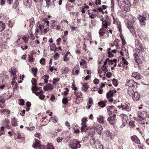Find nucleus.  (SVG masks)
I'll list each match as a JSON object with an SVG mask.
<instances>
[{"mask_svg": "<svg viewBox=\"0 0 149 149\" xmlns=\"http://www.w3.org/2000/svg\"><path fill=\"white\" fill-rule=\"evenodd\" d=\"M87 132L86 133L90 137H93L95 135V133L93 127L92 128H89Z\"/></svg>", "mask_w": 149, "mask_h": 149, "instance_id": "8", "label": "nucleus"}, {"mask_svg": "<svg viewBox=\"0 0 149 149\" xmlns=\"http://www.w3.org/2000/svg\"><path fill=\"white\" fill-rule=\"evenodd\" d=\"M56 117H51V120H52L53 122L55 123L57 122V120Z\"/></svg>", "mask_w": 149, "mask_h": 149, "instance_id": "49", "label": "nucleus"}, {"mask_svg": "<svg viewBox=\"0 0 149 149\" xmlns=\"http://www.w3.org/2000/svg\"><path fill=\"white\" fill-rule=\"evenodd\" d=\"M102 27L100 29V31H105L106 30L108 27V24L106 20L102 21Z\"/></svg>", "mask_w": 149, "mask_h": 149, "instance_id": "11", "label": "nucleus"}, {"mask_svg": "<svg viewBox=\"0 0 149 149\" xmlns=\"http://www.w3.org/2000/svg\"><path fill=\"white\" fill-rule=\"evenodd\" d=\"M134 60H135L136 62L138 63V60L139 58L138 56L135 54H134Z\"/></svg>", "mask_w": 149, "mask_h": 149, "instance_id": "61", "label": "nucleus"}, {"mask_svg": "<svg viewBox=\"0 0 149 149\" xmlns=\"http://www.w3.org/2000/svg\"><path fill=\"white\" fill-rule=\"evenodd\" d=\"M128 17L129 21V22H127L126 24L130 32L132 33L133 36L136 37L137 36V34L134 29V26L136 25H137L135 22L137 20L136 18L131 15H129Z\"/></svg>", "mask_w": 149, "mask_h": 149, "instance_id": "1", "label": "nucleus"}, {"mask_svg": "<svg viewBox=\"0 0 149 149\" xmlns=\"http://www.w3.org/2000/svg\"><path fill=\"white\" fill-rule=\"evenodd\" d=\"M81 84L82 86V91H83L86 92L88 88V84H83L81 83Z\"/></svg>", "mask_w": 149, "mask_h": 149, "instance_id": "23", "label": "nucleus"}, {"mask_svg": "<svg viewBox=\"0 0 149 149\" xmlns=\"http://www.w3.org/2000/svg\"><path fill=\"white\" fill-rule=\"evenodd\" d=\"M118 107L120 109L121 108L123 110L129 112L131 110V108L127 104L125 103L121 104L120 106H118Z\"/></svg>", "mask_w": 149, "mask_h": 149, "instance_id": "5", "label": "nucleus"}, {"mask_svg": "<svg viewBox=\"0 0 149 149\" xmlns=\"http://www.w3.org/2000/svg\"><path fill=\"white\" fill-rule=\"evenodd\" d=\"M38 96L41 100H43L45 97V95L43 94H40Z\"/></svg>", "mask_w": 149, "mask_h": 149, "instance_id": "60", "label": "nucleus"}, {"mask_svg": "<svg viewBox=\"0 0 149 149\" xmlns=\"http://www.w3.org/2000/svg\"><path fill=\"white\" fill-rule=\"evenodd\" d=\"M16 119L15 118H14L11 120L12 125L13 126H16L17 125Z\"/></svg>", "mask_w": 149, "mask_h": 149, "instance_id": "26", "label": "nucleus"}, {"mask_svg": "<svg viewBox=\"0 0 149 149\" xmlns=\"http://www.w3.org/2000/svg\"><path fill=\"white\" fill-rule=\"evenodd\" d=\"M139 19L141 22L143 23V25H145V23L144 22L145 20H146V19L145 18V14H143V16H140L139 18Z\"/></svg>", "mask_w": 149, "mask_h": 149, "instance_id": "22", "label": "nucleus"}, {"mask_svg": "<svg viewBox=\"0 0 149 149\" xmlns=\"http://www.w3.org/2000/svg\"><path fill=\"white\" fill-rule=\"evenodd\" d=\"M114 56V55L112 54L111 52H110L109 51L108 52V57L109 58H112Z\"/></svg>", "mask_w": 149, "mask_h": 149, "instance_id": "57", "label": "nucleus"}, {"mask_svg": "<svg viewBox=\"0 0 149 149\" xmlns=\"http://www.w3.org/2000/svg\"><path fill=\"white\" fill-rule=\"evenodd\" d=\"M16 139H18V141L19 142H22L25 140V138L24 135L22 134H19L18 133V135L16 138Z\"/></svg>", "mask_w": 149, "mask_h": 149, "instance_id": "16", "label": "nucleus"}, {"mask_svg": "<svg viewBox=\"0 0 149 149\" xmlns=\"http://www.w3.org/2000/svg\"><path fill=\"white\" fill-rule=\"evenodd\" d=\"M82 126L81 127V131L82 132H87L88 130L89 127L86 125V124H84L83 123V125H81Z\"/></svg>", "mask_w": 149, "mask_h": 149, "instance_id": "13", "label": "nucleus"}, {"mask_svg": "<svg viewBox=\"0 0 149 149\" xmlns=\"http://www.w3.org/2000/svg\"><path fill=\"white\" fill-rule=\"evenodd\" d=\"M33 88V90L34 91H36L37 92V91L38 90H40L41 88V87H40L38 88V87L36 86H32L31 89Z\"/></svg>", "mask_w": 149, "mask_h": 149, "instance_id": "37", "label": "nucleus"}, {"mask_svg": "<svg viewBox=\"0 0 149 149\" xmlns=\"http://www.w3.org/2000/svg\"><path fill=\"white\" fill-rule=\"evenodd\" d=\"M68 102V99L66 97H64L62 100V102L64 104H67Z\"/></svg>", "mask_w": 149, "mask_h": 149, "instance_id": "43", "label": "nucleus"}, {"mask_svg": "<svg viewBox=\"0 0 149 149\" xmlns=\"http://www.w3.org/2000/svg\"><path fill=\"white\" fill-rule=\"evenodd\" d=\"M140 98L139 94L136 91H135L133 94L132 98L135 101H136L139 100Z\"/></svg>", "mask_w": 149, "mask_h": 149, "instance_id": "10", "label": "nucleus"}, {"mask_svg": "<svg viewBox=\"0 0 149 149\" xmlns=\"http://www.w3.org/2000/svg\"><path fill=\"white\" fill-rule=\"evenodd\" d=\"M5 28V24L2 21L0 22V32H2Z\"/></svg>", "mask_w": 149, "mask_h": 149, "instance_id": "24", "label": "nucleus"}, {"mask_svg": "<svg viewBox=\"0 0 149 149\" xmlns=\"http://www.w3.org/2000/svg\"><path fill=\"white\" fill-rule=\"evenodd\" d=\"M1 111L5 114L9 116L10 114V111L7 109H3L1 110Z\"/></svg>", "mask_w": 149, "mask_h": 149, "instance_id": "28", "label": "nucleus"}, {"mask_svg": "<svg viewBox=\"0 0 149 149\" xmlns=\"http://www.w3.org/2000/svg\"><path fill=\"white\" fill-rule=\"evenodd\" d=\"M88 139V136H85L83 137L82 139V141L83 142L86 141Z\"/></svg>", "mask_w": 149, "mask_h": 149, "instance_id": "55", "label": "nucleus"}, {"mask_svg": "<svg viewBox=\"0 0 149 149\" xmlns=\"http://www.w3.org/2000/svg\"><path fill=\"white\" fill-rule=\"evenodd\" d=\"M31 70L33 74H37L38 70L37 68H31Z\"/></svg>", "mask_w": 149, "mask_h": 149, "instance_id": "48", "label": "nucleus"}, {"mask_svg": "<svg viewBox=\"0 0 149 149\" xmlns=\"http://www.w3.org/2000/svg\"><path fill=\"white\" fill-rule=\"evenodd\" d=\"M3 36L4 38H6V39H8L10 37L9 33H8L7 32L4 34Z\"/></svg>", "mask_w": 149, "mask_h": 149, "instance_id": "50", "label": "nucleus"}, {"mask_svg": "<svg viewBox=\"0 0 149 149\" xmlns=\"http://www.w3.org/2000/svg\"><path fill=\"white\" fill-rule=\"evenodd\" d=\"M47 86L49 90H52L53 88V86L51 84H48Z\"/></svg>", "mask_w": 149, "mask_h": 149, "instance_id": "47", "label": "nucleus"}, {"mask_svg": "<svg viewBox=\"0 0 149 149\" xmlns=\"http://www.w3.org/2000/svg\"><path fill=\"white\" fill-rule=\"evenodd\" d=\"M16 69L14 67H12L11 68L10 72L14 76L16 75Z\"/></svg>", "mask_w": 149, "mask_h": 149, "instance_id": "32", "label": "nucleus"}, {"mask_svg": "<svg viewBox=\"0 0 149 149\" xmlns=\"http://www.w3.org/2000/svg\"><path fill=\"white\" fill-rule=\"evenodd\" d=\"M113 92L111 90H109L107 92L106 94V97L109 100V102H112L113 101L112 97L113 96Z\"/></svg>", "mask_w": 149, "mask_h": 149, "instance_id": "6", "label": "nucleus"}, {"mask_svg": "<svg viewBox=\"0 0 149 149\" xmlns=\"http://www.w3.org/2000/svg\"><path fill=\"white\" fill-rule=\"evenodd\" d=\"M111 11H114V1L113 0H111Z\"/></svg>", "mask_w": 149, "mask_h": 149, "instance_id": "39", "label": "nucleus"}, {"mask_svg": "<svg viewBox=\"0 0 149 149\" xmlns=\"http://www.w3.org/2000/svg\"><path fill=\"white\" fill-rule=\"evenodd\" d=\"M33 88L32 89V91L33 93H34L37 96H38L40 94H42L43 91L42 90H40L39 92H37L36 91H34L33 90Z\"/></svg>", "mask_w": 149, "mask_h": 149, "instance_id": "33", "label": "nucleus"}, {"mask_svg": "<svg viewBox=\"0 0 149 149\" xmlns=\"http://www.w3.org/2000/svg\"><path fill=\"white\" fill-rule=\"evenodd\" d=\"M80 143V142L78 140L75 139H73L70 141L69 146L72 149H77L81 147Z\"/></svg>", "mask_w": 149, "mask_h": 149, "instance_id": "3", "label": "nucleus"}, {"mask_svg": "<svg viewBox=\"0 0 149 149\" xmlns=\"http://www.w3.org/2000/svg\"><path fill=\"white\" fill-rule=\"evenodd\" d=\"M116 114H114L113 116H110L107 118V120L111 124L113 125L116 123Z\"/></svg>", "mask_w": 149, "mask_h": 149, "instance_id": "7", "label": "nucleus"}, {"mask_svg": "<svg viewBox=\"0 0 149 149\" xmlns=\"http://www.w3.org/2000/svg\"><path fill=\"white\" fill-rule=\"evenodd\" d=\"M24 4L26 5H30L31 3V0H23Z\"/></svg>", "mask_w": 149, "mask_h": 149, "instance_id": "35", "label": "nucleus"}, {"mask_svg": "<svg viewBox=\"0 0 149 149\" xmlns=\"http://www.w3.org/2000/svg\"><path fill=\"white\" fill-rule=\"evenodd\" d=\"M118 40V39H116L114 41V42H113V43L112 44H111V47H113V46L114 45H116V46L117 47V48H118V47L119 45H118V42H117V43L116 44H115V41H116V42H117V41Z\"/></svg>", "mask_w": 149, "mask_h": 149, "instance_id": "42", "label": "nucleus"}, {"mask_svg": "<svg viewBox=\"0 0 149 149\" xmlns=\"http://www.w3.org/2000/svg\"><path fill=\"white\" fill-rule=\"evenodd\" d=\"M135 44L136 47L138 50L143 52V51L144 49L142 48V45L139 40H136Z\"/></svg>", "mask_w": 149, "mask_h": 149, "instance_id": "9", "label": "nucleus"}, {"mask_svg": "<svg viewBox=\"0 0 149 149\" xmlns=\"http://www.w3.org/2000/svg\"><path fill=\"white\" fill-rule=\"evenodd\" d=\"M91 137V141H92L91 142L93 143V144L95 145V143H96L95 137H94V136Z\"/></svg>", "mask_w": 149, "mask_h": 149, "instance_id": "53", "label": "nucleus"}, {"mask_svg": "<svg viewBox=\"0 0 149 149\" xmlns=\"http://www.w3.org/2000/svg\"><path fill=\"white\" fill-rule=\"evenodd\" d=\"M18 2L17 0H16L15 2L14 3V4L13 5V8H16L17 7L18 5Z\"/></svg>", "mask_w": 149, "mask_h": 149, "instance_id": "52", "label": "nucleus"}, {"mask_svg": "<svg viewBox=\"0 0 149 149\" xmlns=\"http://www.w3.org/2000/svg\"><path fill=\"white\" fill-rule=\"evenodd\" d=\"M35 24V22L34 20L33 17L30 19V25H29L30 28L32 29Z\"/></svg>", "mask_w": 149, "mask_h": 149, "instance_id": "25", "label": "nucleus"}, {"mask_svg": "<svg viewBox=\"0 0 149 149\" xmlns=\"http://www.w3.org/2000/svg\"><path fill=\"white\" fill-rule=\"evenodd\" d=\"M135 83L132 79H129L127 81L126 85L130 87L133 86L134 84Z\"/></svg>", "mask_w": 149, "mask_h": 149, "instance_id": "18", "label": "nucleus"}, {"mask_svg": "<svg viewBox=\"0 0 149 149\" xmlns=\"http://www.w3.org/2000/svg\"><path fill=\"white\" fill-rule=\"evenodd\" d=\"M98 104L100 107H104L106 106L105 103L103 101L99 102Z\"/></svg>", "mask_w": 149, "mask_h": 149, "instance_id": "34", "label": "nucleus"}, {"mask_svg": "<svg viewBox=\"0 0 149 149\" xmlns=\"http://www.w3.org/2000/svg\"><path fill=\"white\" fill-rule=\"evenodd\" d=\"M3 96H0V103L1 102L3 104H4L5 103V102L6 101V100L5 99V98H3ZM5 107V105L4 104H3V106H1V104H0V107L2 108H3L4 107Z\"/></svg>", "mask_w": 149, "mask_h": 149, "instance_id": "21", "label": "nucleus"}, {"mask_svg": "<svg viewBox=\"0 0 149 149\" xmlns=\"http://www.w3.org/2000/svg\"><path fill=\"white\" fill-rule=\"evenodd\" d=\"M20 103L19 104L20 105L23 106L24 105V101L23 99H21L19 100Z\"/></svg>", "mask_w": 149, "mask_h": 149, "instance_id": "54", "label": "nucleus"}, {"mask_svg": "<svg viewBox=\"0 0 149 149\" xmlns=\"http://www.w3.org/2000/svg\"><path fill=\"white\" fill-rule=\"evenodd\" d=\"M132 140L134 142L137 143L139 144L140 141L139 140L136 136H133L131 137Z\"/></svg>", "mask_w": 149, "mask_h": 149, "instance_id": "20", "label": "nucleus"}, {"mask_svg": "<svg viewBox=\"0 0 149 149\" xmlns=\"http://www.w3.org/2000/svg\"><path fill=\"white\" fill-rule=\"evenodd\" d=\"M113 84L115 86H117L118 85L117 82L118 81L115 79H113L112 80Z\"/></svg>", "mask_w": 149, "mask_h": 149, "instance_id": "44", "label": "nucleus"}, {"mask_svg": "<svg viewBox=\"0 0 149 149\" xmlns=\"http://www.w3.org/2000/svg\"><path fill=\"white\" fill-rule=\"evenodd\" d=\"M69 70L68 68L65 67L64 68L63 70L62 71V74L67 73L69 72Z\"/></svg>", "mask_w": 149, "mask_h": 149, "instance_id": "45", "label": "nucleus"}, {"mask_svg": "<svg viewBox=\"0 0 149 149\" xmlns=\"http://www.w3.org/2000/svg\"><path fill=\"white\" fill-rule=\"evenodd\" d=\"M93 127L97 133L99 135H101L103 130L102 126L100 125L94 124Z\"/></svg>", "mask_w": 149, "mask_h": 149, "instance_id": "4", "label": "nucleus"}, {"mask_svg": "<svg viewBox=\"0 0 149 149\" xmlns=\"http://www.w3.org/2000/svg\"><path fill=\"white\" fill-rule=\"evenodd\" d=\"M3 96L5 99H9L11 97V96L8 93L3 94Z\"/></svg>", "mask_w": 149, "mask_h": 149, "instance_id": "36", "label": "nucleus"}, {"mask_svg": "<svg viewBox=\"0 0 149 149\" xmlns=\"http://www.w3.org/2000/svg\"><path fill=\"white\" fill-rule=\"evenodd\" d=\"M40 62L42 64L45 65V59L44 58H41L40 61Z\"/></svg>", "mask_w": 149, "mask_h": 149, "instance_id": "62", "label": "nucleus"}, {"mask_svg": "<svg viewBox=\"0 0 149 149\" xmlns=\"http://www.w3.org/2000/svg\"><path fill=\"white\" fill-rule=\"evenodd\" d=\"M99 82V81L97 79H95L93 81L94 83L95 84H97Z\"/></svg>", "mask_w": 149, "mask_h": 149, "instance_id": "64", "label": "nucleus"}, {"mask_svg": "<svg viewBox=\"0 0 149 149\" xmlns=\"http://www.w3.org/2000/svg\"><path fill=\"white\" fill-rule=\"evenodd\" d=\"M50 50L51 51H54V53L56 52L57 48L56 46L54 43H53L50 45Z\"/></svg>", "mask_w": 149, "mask_h": 149, "instance_id": "19", "label": "nucleus"}, {"mask_svg": "<svg viewBox=\"0 0 149 149\" xmlns=\"http://www.w3.org/2000/svg\"><path fill=\"white\" fill-rule=\"evenodd\" d=\"M29 61L30 62H32L33 61V58L32 56L30 55H28Z\"/></svg>", "mask_w": 149, "mask_h": 149, "instance_id": "58", "label": "nucleus"}, {"mask_svg": "<svg viewBox=\"0 0 149 149\" xmlns=\"http://www.w3.org/2000/svg\"><path fill=\"white\" fill-rule=\"evenodd\" d=\"M59 57V55L58 53H56L54 56V60H57Z\"/></svg>", "mask_w": 149, "mask_h": 149, "instance_id": "56", "label": "nucleus"}, {"mask_svg": "<svg viewBox=\"0 0 149 149\" xmlns=\"http://www.w3.org/2000/svg\"><path fill=\"white\" fill-rule=\"evenodd\" d=\"M118 3L122 11L128 12L131 6L130 1L128 0H118Z\"/></svg>", "mask_w": 149, "mask_h": 149, "instance_id": "2", "label": "nucleus"}, {"mask_svg": "<svg viewBox=\"0 0 149 149\" xmlns=\"http://www.w3.org/2000/svg\"><path fill=\"white\" fill-rule=\"evenodd\" d=\"M132 76L135 78L136 79H142V77L141 76L139 73L134 72L132 73Z\"/></svg>", "mask_w": 149, "mask_h": 149, "instance_id": "12", "label": "nucleus"}, {"mask_svg": "<svg viewBox=\"0 0 149 149\" xmlns=\"http://www.w3.org/2000/svg\"><path fill=\"white\" fill-rule=\"evenodd\" d=\"M96 148L97 149H103V146L101 144V142L97 140L96 143L95 145Z\"/></svg>", "mask_w": 149, "mask_h": 149, "instance_id": "15", "label": "nucleus"}, {"mask_svg": "<svg viewBox=\"0 0 149 149\" xmlns=\"http://www.w3.org/2000/svg\"><path fill=\"white\" fill-rule=\"evenodd\" d=\"M99 35L101 36H103L104 34L105 33V32L104 31H100V29L99 30Z\"/></svg>", "mask_w": 149, "mask_h": 149, "instance_id": "59", "label": "nucleus"}, {"mask_svg": "<svg viewBox=\"0 0 149 149\" xmlns=\"http://www.w3.org/2000/svg\"><path fill=\"white\" fill-rule=\"evenodd\" d=\"M113 108H115V107L113 105L107 106V109L108 111H109L111 113L113 112L112 109Z\"/></svg>", "mask_w": 149, "mask_h": 149, "instance_id": "30", "label": "nucleus"}, {"mask_svg": "<svg viewBox=\"0 0 149 149\" xmlns=\"http://www.w3.org/2000/svg\"><path fill=\"white\" fill-rule=\"evenodd\" d=\"M105 134L107 136L109 137L111 139H113L112 136L111 135L112 133H110L109 131L107 130L105 131Z\"/></svg>", "mask_w": 149, "mask_h": 149, "instance_id": "27", "label": "nucleus"}, {"mask_svg": "<svg viewBox=\"0 0 149 149\" xmlns=\"http://www.w3.org/2000/svg\"><path fill=\"white\" fill-rule=\"evenodd\" d=\"M122 122V124L120 126L121 128H123L125 126L126 124L127 123V120H123Z\"/></svg>", "mask_w": 149, "mask_h": 149, "instance_id": "38", "label": "nucleus"}, {"mask_svg": "<svg viewBox=\"0 0 149 149\" xmlns=\"http://www.w3.org/2000/svg\"><path fill=\"white\" fill-rule=\"evenodd\" d=\"M135 121L134 120H131L129 122V124L131 127L133 128L136 127V125L135 124Z\"/></svg>", "mask_w": 149, "mask_h": 149, "instance_id": "29", "label": "nucleus"}, {"mask_svg": "<svg viewBox=\"0 0 149 149\" xmlns=\"http://www.w3.org/2000/svg\"><path fill=\"white\" fill-rule=\"evenodd\" d=\"M97 119L98 122L101 124H103L104 122V118L102 115H100Z\"/></svg>", "mask_w": 149, "mask_h": 149, "instance_id": "14", "label": "nucleus"}, {"mask_svg": "<svg viewBox=\"0 0 149 149\" xmlns=\"http://www.w3.org/2000/svg\"><path fill=\"white\" fill-rule=\"evenodd\" d=\"M120 116L122 118V121H123V120H128L127 116L124 114L121 113L120 114Z\"/></svg>", "mask_w": 149, "mask_h": 149, "instance_id": "31", "label": "nucleus"}, {"mask_svg": "<svg viewBox=\"0 0 149 149\" xmlns=\"http://www.w3.org/2000/svg\"><path fill=\"white\" fill-rule=\"evenodd\" d=\"M45 149H53V146L51 144L48 143L46 145V148Z\"/></svg>", "mask_w": 149, "mask_h": 149, "instance_id": "40", "label": "nucleus"}, {"mask_svg": "<svg viewBox=\"0 0 149 149\" xmlns=\"http://www.w3.org/2000/svg\"><path fill=\"white\" fill-rule=\"evenodd\" d=\"M65 125L66 126L68 127V129L69 130H70V124L69 123L68 121H66L65 123Z\"/></svg>", "mask_w": 149, "mask_h": 149, "instance_id": "63", "label": "nucleus"}, {"mask_svg": "<svg viewBox=\"0 0 149 149\" xmlns=\"http://www.w3.org/2000/svg\"><path fill=\"white\" fill-rule=\"evenodd\" d=\"M42 145L40 144V141L38 140H37L36 141L35 143L33 146V148L38 147V149H42Z\"/></svg>", "mask_w": 149, "mask_h": 149, "instance_id": "17", "label": "nucleus"}, {"mask_svg": "<svg viewBox=\"0 0 149 149\" xmlns=\"http://www.w3.org/2000/svg\"><path fill=\"white\" fill-rule=\"evenodd\" d=\"M82 123L81 125H83V123L84 124H86V123L87 121V118H86L84 117L81 119Z\"/></svg>", "mask_w": 149, "mask_h": 149, "instance_id": "51", "label": "nucleus"}, {"mask_svg": "<svg viewBox=\"0 0 149 149\" xmlns=\"http://www.w3.org/2000/svg\"><path fill=\"white\" fill-rule=\"evenodd\" d=\"M37 81L34 78H33L31 80V83L34 86L37 85Z\"/></svg>", "mask_w": 149, "mask_h": 149, "instance_id": "41", "label": "nucleus"}, {"mask_svg": "<svg viewBox=\"0 0 149 149\" xmlns=\"http://www.w3.org/2000/svg\"><path fill=\"white\" fill-rule=\"evenodd\" d=\"M89 104L92 105L93 104V100L91 97H90L89 98L88 101V103Z\"/></svg>", "mask_w": 149, "mask_h": 149, "instance_id": "46", "label": "nucleus"}]
</instances>
